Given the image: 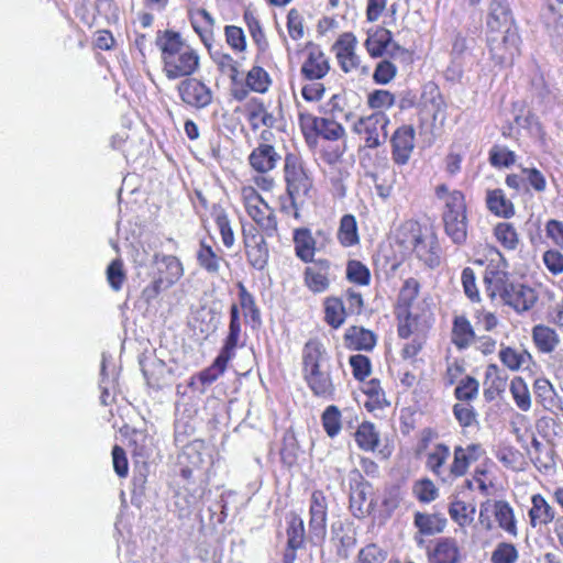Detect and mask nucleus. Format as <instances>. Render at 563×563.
I'll list each match as a JSON object with an SVG mask.
<instances>
[{
    "label": "nucleus",
    "instance_id": "nucleus-1",
    "mask_svg": "<svg viewBox=\"0 0 563 563\" xmlns=\"http://www.w3.org/2000/svg\"><path fill=\"white\" fill-rule=\"evenodd\" d=\"M156 45L162 53L163 71L170 80L189 77L199 68V55L178 32L159 31Z\"/></svg>",
    "mask_w": 563,
    "mask_h": 563
},
{
    "label": "nucleus",
    "instance_id": "nucleus-2",
    "mask_svg": "<svg viewBox=\"0 0 563 563\" xmlns=\"http://www.w3.org/2000/svg\"><path fill=\"white\" fill-rule=\"evenodd\" d=\"M302 376L313 396L333 399L335 386L331 375V358L319 340L311 339L303 345Z\"/></svg>",
    "mask_w": 563,
    "mask_h": 563
},
{
    "label": "nucleus",
    "instance_id": "nucleus-3",
    "mask_svg": "<svg viewBox=\"0 0 563 563\" xmlns=\"http://www.w3.org/2000/svg\"><path fill=\"white\" fill-rule=\"evenodd\" d=\"M484 282L487 285L489 297H500L505 305L519 313L530 310L538 299L534 289L522 283L511 280L504 272L486 274Z\"/></svg>",
    "mask_w": 563,
    "mask_h": 563
},
{
    "label": "nucleus",
    "instance_id": "nucleus-4",
    "mask_svg": "<svg viewBox=\"0 0 563 563\" xmlns=\"http://www.w3.org/2000/svg\"><path fill=\"white\" fill-rule=\"evenodd\" d=\"M444 230L454 244L462 245L467 239L465 198L462 191L453 190L448 196L446 209L442 212Z\"/></svg>",
    "mask_w": 563,
    "mask_h": 563
},
{
    "label": "nucleus",
    "instance_id": "nucleus-5",
    "mask_svg": "<svg viewBox=\"0 0 563 563\" xmlns=\"http://www.w3.org/2000/svg\"><path fill=\"white\" fill-rule=\"evenodd\" d=\"M401 232L404 235L409 233V236L402 239L401 243L406 244V247H410L427 266L433 268L440 264L437 239L433 235H424L418 222H406Z\"/></svg>",
    "mask_w": 563,
    "mask_h": 563
},
{
    "label": "nucleus",
    "instance_id": "nucleus-6",
    "mask_svg": "<svg viewBox=\"0 0 563 563\" xmlns=\"http://www.w3.org/2000/svg\"><path fill=\"white\" fill-rule=\"evenodd\" d=\"M389 123L390 120L385 112L376 111L369 115L360 117L353 123L352 131L361 136L364 147L374 150L386 143Z\"/></svg>",
    "mask_w": 563,
    "mask_h": 563
},
{
    "label": "nucleus",
    "instance_id": "nucleus-7",
    "mask_svg": "<svg viewBox=\"0 0 563 563\" xmlns=\"http://www.w3.org/2000/svg\"><path fill=\"white\" fill-rule=\"evenodd\" d=\"M153 262L156 266L157 276L143 291L147 300L155 298L163 289L173 286L184 274L183 264L174 255L156 253Z\"/></svg>",
    "mask_w": 563,
    "mask_h": 563
},
{
    "label": "nucleus",
    "instance_id": "nucleus-8",
    "mask_svg": "<svg viewBox=\"0 0 563 563\" xmlns=\"http://www.w3.org/2000/svg\"><path fill=\"white\" fill-rule=\"evenodd\" d=\"M499 33L489 32L487 37L492 58L500 66L511 65L519 53L520 36L517 27L508 26L501 35Z\"/></svg>",
    "mask_w": 563,
    "mask_h": 563
},
{
    "label": "nucleus",
    "instance_id": "nucleus-9",
    "mask_svg": "<svg viewBox=\"0 0 563 563\" xmlns=\"http://www.w3.org/2000/svg\"><path fill=\"white\" fill-rule=\"evenodd\" d=\"M284 172L287 194L290 198L291 207L296 209L295 217H298L296 200L308 195L311 188V180L303 170L301 159L292 153H288L285 157Z\"/></svg>",
    "mask_w": 563,
    "mask_h": 563
},
{
    "label": "nucleus",
    "instance_id": "nucleus-10",
    "mask_svg": "<svg viewBox=\"0 0 563 563\" xmlns=\"http://www.w3.org/2000/svg\"><path fill=\"white\" fill-rule=\"evenodd\" d=\"M177 90L184 103L198 110L207 108L213 99L211 89L202 81L191 77L181 80Z\"/></svg>",
    "mask_w": 563,
    "mask_h": 563
},
{
    "label": "nucleus",
    "instance_id": "nucleus-11",
    "mask_svg": "<svg viewBox=\"0 0 563 563\" xmlns=\"http://www.w3.org/2000/svg\"><path fill=\"white\" fill-rule=\"evenodd\" d=\"M350 481V509L354 517L363 518L371 511L372 501L367 503V497L372 486L357 470L351 472Z\"/></svg>",
    "mask_w": 563,
    "mask_h": 563
},
{
    "label": "nucleus",
    "instance_id": "nucleus-12",
    "mask_svg": "<svg viewBox=\"0 0 563 563\" xmlns=\"http://www.w3.org/2000/svg\"><path fill=\"white\" fill-rule=\"evenodd\" d=\"M328 504L322 492L316 490L311 495L309 508V539L313 542L322 541L327 536Z\"/></svg>",
    "mask_w": 563,
    "mask_h": 563
},
{
    "label": "nucleus",
    "instance_id": "nucleus-13",
    "mask_svg": "<svg viewBox=\"0 0 563 563\" xmlns=\"http://www.w3.org/2000/svg\"><path fill=\"white\" fill-rule=\"evenodd\" d=\"M415 129L411 125L399 126L390 137L391 157L396 165L408 164L415 150Z\"/></svg>",
    "mask_w": 563,
    "mask_h": 563
},
{
    "label": "nucleus",
    "instance_id": "nucleus-14",
    "mask_svg": "<svg viewBox=\"0 0 563 563\" xmlns=\"http://www.w3.org/2000/svg\"><path fill=\"white\" fill-rule=\"evenodd\" d=\"M307 49V58L300 68L302 77L310 81L322 79L330 70V64L325 54L319 45L313 43H309Z\"/></svg>",
    "mask_w": 563,
    "mask_h": 563
},
{
    "label": "nucleus",
    "instance_id": "nucleus-15",
    "mask_svg": "<svg viewBox=\"0 0 563 563\" xmlns=\"http://www.w3.org/2000/svg\"><path fill=\"white\" fill-rule=\"evenodd\" d=\"M356 43L354 34L344 33L333 46L336 51L339 64L344 73H350L360 67L361 59L355 53Z\"/></svg>",
    "mask_w": 563,
    "mask_h": 563
},
{
    "label": "nucleus",
    "instance_id": "nucleus-16",
    "mask_svg": "<svg viewBox=\"0 0 563 563\" xmlns=\"http://www.w3.org/2000/svg\"><path fill=\"white\" fill-rule=\"evenodd\" d=\"M512 13L508 0H490L487 27L490 33L500 32L503 27L514 26Z\"/></svg>",
    "mask_w": 563,
    "mask_h": 563
},
{
    "label": "nucleus",
    "instance_id": "nucleus-17",
    "mask_svg": "<svg viewBox=\"0 0 563 563\" xmlns=\"http://www.w3.org/2000/svg\"><path fill=\"white\" fill-rule=\"evenodd\" d=\"M344 345L353 351H372L377 342L376 334L363 327L352 325L345 330Z\"/></svg>",
    "mask_w": 563,
    "mask_h": 563
},
{
    "label": "nucleus",
    "instance_id": "nucleus-18",
    "mask_svg": "<svg viewBox=\"0 0 563 563\" xmlns=\"http://www.w3.org/2000/svg\"><path fill=\"white\" fill-rule=\"evenodd\" d=\"M313 265L305 271V282L313 292H323L329 287L328 272L330 262L328 260H318L312 262Z\"/></svg>",
    "mask_w": 563,
    "mask_h": 563
},
{
    "label": "nucleus",
    "instance_id": "nucleus-19",
    "mask_svg": "<svg viewBox=\"0 0 563 563\" xmlns=\"http://www.w3.org/2000/svg\"><path fill=\"white\" fill-rule=\"evenodd\" d=\"M481 450L478 444H470L466 448L456 446L454 449L453 462L449 470V476L461 477L466 474L472 462L477 461V452Z\"/></svg>",
    "mask_w": 563,
    "mask_h": 563
},
{
    "label": "nucleus",
    "instance_id": "nucleus-20",
    "mask_svg": "<svg viewBox=\"0 0 563 563\" xmlns=\"http://www.w3.org/2000/svg\"><path fill=\"white\" fill-rule=\"evenodd\" d=\"M279 158L273 145L260 144L250 154L249 162L256 172L265 174L275 168Z\"/></svg>",
    "mask_w": 563,
    "mask_h": 563
},
{
    "label": "nucleus",
    "instance_id": "nucleus-21",
    "mask_svg": "<svg viewBox=\"0 0 563 563\" xmlns=\"http://www.w3.org/2000/svg\"><path fill=\"white\" fill-rule=\"evenodd\" d=\"M393 33L385 27H376L367 32V38L364 46L373 58H378L387 53V48L391 44Z\"/></svg>",
    "mask_w": 563,
    "mask_h": 563
},
{
    "label": "nucleus",
    "instance_id": "nucleus-22",
    "mask_svg": "<svg viewBox=\"0 0 563 563\" xmlns=\"http://www.w3.org/2000/svg\"><path fill=\"white\" fill-rule=\"evenodd\" d=\"M431 563H459L460 549L453 538H441L437 541L433 551L429 554Z\"/></svg>",
    "mask_w": 563,
    "mask_h": 563
},
{
    "label": "nucleus",
    "instance_id": "nucleus-23",
    "mask_svg": "<svg viewBox=\"0 0 563 563\" xmlns=\"http://www.w3.org/2000/svg\"><path fill=\"white\" fill-rule=\"evenodd\" d=\"M295 253L305 263L313 262L317 241L307 228H299L294 231Z\"/></svg>",
    "mask_w": 563,
    "mask_h": 563
},
{
    "label": "nucleus",
    "instance_id": "nucleus-24",
    "mask_svg": "<svg viewBox=\"0 0 563 563\" xmlns=\"http://www.w3.org/2000/svg\"><path fill=\"white\" fill-rule=\"evenodd\" d=\"M245 111L253 130H257L260 125L267 128L275 125V117L266 110L264 103L257 98L246 102Z\"/></svg>",
    "mask_w": 563,
    "mask_h": 563
},
{
    "label": "nucleus",
    "instance_id": "nucleus-25",
    "mask_svg": "<svg viewBox=\"0 0 563 563\" xmlns=\"http://www.w3.org/2000/svg\"><path fill=\"white\" fill-rule=\"evenodd\" d=\"M532 340L537 349L544 354L552 353L561 342L556 331L544 324L532 328Z\"/></svg>",
    "mask_w": 563,
    "mask_h": 563
},
{
    "label": "nucleus",
    "instance_id": "nucleus-26",
    "mask_svg": "<svg viewBox=\"0 0 563 563\" xmlns=\"http://www.w3.org/2000/svg\"><path fill=\"white\" fill-rule=\"evenodd\" d=\"M241 335V319H240V310L235 303H233L230 308V323H229V332L224 340V343L221 347V352L224 354L234 357L235 350L239 346V339Z\"/></svg>",
    "mask_w": 563,
    "mask_h": 563
},
{
    "label": "nucleus",
    "instance_id": "nucleus-27",
    "mask_svg": "<svg viewBox=\"0 0 563 563\" xmlns=\"http://www.w3.org/2000/svg\"><path fill=\"white\" fill-rule=\"evenodd\" d=\"M475 339L474 329L465 316H456L453 320L452 342L459 350L467 349Z\"/></svg>",
    "mask_w": 563,
    "mask_h": 563
},
{
    "label": "nucleus",
    "instance_id": "nucleus-28",
    "mask_svg": "<svg viewBox=\"0 0 563 563\" xmlns=\"http://www.w3.org/2000/svg\"><path fill=\"white\" fill-rule=\"evenodd\" d=\"M532 507L529 510L530 523L532 527L538 525H548L555 518L554 509L549 505L540 494L533 495L531 498Z\"/></svg>",
    "mask_w": 563,
    "mask_h": 563
},
{
    "label": "nucleus",
    "instance_id": "nucleus-29",
    "mask_svg": "<svg viewBox=\"0 0 563 563\" xmlns=\"http://www.w3.org/2000/svg\"><path fill=\"white\" fill-rule=\"evenodd\" d=\"M415 526L424 536H433L444 530L446 519L441 514H415Z\"/></svg>",
    "mask_w": 563,
    "mask_h": 563
},
{
    "label": "nucleus",
    "instance_id": "nucleus-30",
    "mask_svg": "<svg viewBox=\"0 0 563 563\" xmlns=\"http://www.w3.org/2000/svg\"><path fill=\"white\" fill-rule=\"evenodd\" d=\"M486 205L490 212L503 218H511L515 214L514 203L506 198L501 189L488 190Z\"/></svg>",
    "mask_w": 563,
    "mask_h": 563
},
{
    "label": "nucleus",
    "instance_id": "nucleus-31",
    "mask_svg": "<svg viewBox=\"0 0 563 563\" xmlns=\"http://www.w3.org/2000/svg\"><path fill=\"white\" fill-rule=\"evenodd\" d=\"M450 456V449L444 443H438L433 451L428 453L426 466L439 478H441L442 482H445L449 475L445 476V471L443 468L444 464L446 463L448 459Z\"/></svg>",
    "mask_w": 563,
    "mask_h": 563
},
{
    "label": "nucleus",
    "instance_id": "nucleus-32",
    "mask_svg": "<svg viewBox=\"0 0 563 563\" xmlns=\"http://www.w3.org/2000/svg\"><path fill=\"white\" fill-rule=\"evenodd\" d=\"M211 216L219 229L223 245L228 249L232 247L235 238L227 211L222 206L213 205Z\"/></svg>",
    "mask_w": 563,
    "mask_h": 563
},
{
    "label": "nucleus",
    "instance_id": "nucleus-33",
    "mask_svg": "<svg viewBox=\"0 0 563 563\" xmlns=\"http://www.w3.org/2000/svg\"><path fill=\"white\" fill-rule=\"evenodd\" d=\"M354 438L358 448L363 451H375L379 444V433L376 431L375 426L368 421H364L358 426Z\"/></svg>",
    "mask_w": 563,
    "mask_h": 563
},
{
    "label": "nucleus",
    "instance_id": "nucleus-34",
    "mask_svg": "<svg viewBox=\"0 0 563 563\" xmlns=\"http://www.w3.org/2000/svg\"><path fill=\"white\" fill-rule=\"evenodd\" d=\"M244 249L247 262L253 268L263 271L267 266L269 251L265 240L249 243Z\"/></svg>",
    "mask_w": 563,
    "mask_h": 563
},
{
    "label": "nucleus",
    "instance_id": "nucleus-35",
    "mask_svg": "<svg viewBox=\"0 0 563 563\" xmlns=\"http://www.w3.org/2000/svg\"><path fill=\"white\" fill-rule=\"evenodd\" d=\"M419 282L412 277L407 278L399 290L395 311H402V313H405L410 310L413 301L419 295Z\"/></svg>",
    "mask_w": 563,
    "mask_h": 563
},
{
    "label": "nucleus",
    "instance_id": "nucleus-36",
    "mask_svg": "<svg viewBox=\"0 0 563 563\" xmlns=\"http://www.w3.org/2000/svg\"><path fill=\"white\" fill-rule=\"evenodd\" d=\"M244 192L246 212L256 223H258V221H261V219L272 210L255 189L250 188Z\"/></svg>",
    "mask_w": 563,
    "mask_h": 563
},
{
    "label": "nucleus",
    "instance_id": "nucleus-37",
    "mask_svg": "<svg viewBox=\"0 0 563 563\" xmlns=\"http://www.w3.org/2000/svg\"><path fill=\"white\" fill-rule=\"evenodd\" d=\"M196 257L199 266L206 272L213 275L219 273L222 258L219 257L213 249L205 241L200 242Z\"/></svg>",
    "mask_w": 563,
    "mask_h": 563
},
{
    "label": "nucleus",
    "instance_id": "nucleus-38",
    "mask_svg": "<svg viewBox=\"0 0 563 563\" xmlns=\"http://www.w3.org/2000/svg\"><path fill=\"white\" fill-rule=\"evenodd\" d=\"M537 400L545 410H553L556 406V393L553 385L547 378H538L533 383Z\"/></svg>",
    "mask_w": 563,
    "mask_h": 563
},
{
    "label": "nucleus",
    "instance_id": "nucleus-39",
    "mask_svg": "<svg viewBox=\"0 0 563 563\" xmlns=\"http://www.w3.org/2000/svg\"><path fill=\"white\" fill-rule=\"evenodd\" d=\"M495 517L501 529L517 536V526L514 516V510L507 501L498 500L494 504Z\"/></svg>",
    "mask_w": 563,
    "mask_h": 563
},
{
    "label": "nucleus",
    "instance_id": "nucleus-40",
    "mask_svg": "<svg viewBox=\"0 0 563 563\" xmlns=\"http://www.w3.org/2000/svg\"><path fill=\"white\" fill-rule=\"evenodd\" d=\"M509 390L517 407L522 411H529L531 408V396L525 379L520 376L514 377L510 382Z\"/></svg>",
    "mask_w": 563,
    "mask_h": 563
},
{
    "label": "nucleus",
    "instance_id": "nucleus-41",
    "mask_svg": "<svg viewBox=\"0 0 563 563\" xmlns=\"http://www.w3.org/2000/svg\"><path fill=\"white\" fill-rule=\"evenodd\" d=\"M499 360L511 372H517L523 364L531 361V355L526 350L518 352L510 346L503 345L499 351Z\"/></svg>",
    "mask_w": 563,
    "mask_h": 563
},
{
    "label": "nucleus",
    "instance_id": "nucleus-42",
    "mask_svg": "<svg viewBox=\"0 0 563 563\" xmlns=\"http://www.w3.org/2000/svg\"><path fill=\"white\" fill-rule=\"evenodd\" d=\"M345 306L342 299L328 298L324 302V320L334 329L341 327L345 319Z\"/></svg>",
    "mask_w": 563,
    "mask_h": 563
},
{
    "label": "nucleus",
    "instance_id": "nucleus-43",
    "mask_svg": "<svg viewBox=\"0 0 563 563\" xmlns=\"http://www.w3.org/2000/svg\"><path fill=\"white\" fill-rule=\"evenodd\" d=\"M338 239L343 246H352L358 243L357 224L354 216L344 214L341 218Z\"/></svg>",
    "mask_w": 563,
    "mask_h": 563
},
{
    "label": "nucleus",
    "instance_id": "nucleus-44",
    "mask_svg": "<svg viewBox=\"0 0 563 563\" xmlns=\"http://www.w3.org/2000/svg\"><path fill=\"white\" fill-rule=\"evenodd\" d=\"M233 357L220 351L213 363L199 373V379L202 385H211L216 382L218 377L224 373L229 361Z\"/></svg>",
    "mask_w": 563,
    "mask_h": 563
},
{
    "label": "nucleus",
    "instance_id": "nucleus-45",
    "mask_svg": "<svg viewBox=\"0 0 563 563\" xmlns=\"http://www.w3.org/2000/svg\"><path fill=\"white\" fill-rule=\"evenodd\" d=\"M286 533L289 548H303L306 539L305 526L303 520L298 515H290Z\"/></svg>",
    "mask_w": 563,
    "mask_h": 563
},
{
    "label": "nucleus",
    "instance_id": "nucleus-46",
    "mask_svg": "<svg viewBox=\"0 0 563 563\" xmlns=\"http://www.w3.org/2000/svg\"><path fill=\"white\" fill-rule=\"evenodd\" d=\"M245 80L247 88L258 93L266 92L272 84L268 73L261 66H253Z\"/></svg>",
    "mask_w": 563,
    "mask_h": 563
},
{
    "label": "nucleus",
    "instance_id": "nucleus-47",
    "mask_svg": "<svg viewBox=\"0 0 563 563\" xmlns=\"http://www.w3.org/2000/svg\"><path fill=\"white\" fill-rule=\"evenodd\" d=\"M476 508L474 505H466L462 500H453L449 507V514L453 521L460 527H465L474 520Z\"/></svg>",
    "mask_w": 563,
    "mask_h": 563
},
{
    "label": "nucleus",
    "instance_id": "nucleus-48",
    "mask_svg": "<svg viewBox=\"0 0 563 563\" xmlns=\"http://www.w3.org/2000/svg\"><path fill=\"white\" fill-rule=\"evenodd\" d=\"M210 55L219 70L229 76L233 82H236L240 71L238 69V63L232 58V56L221 51L210 52Z\"/></svg>",
    "mask_w": 563,
    "mask_h": 563
},
{
    "label": "nucleus",
    "instance_id": "nucleus-49",
    "mask_svg": "<svg viewBox=\"0 0 563 563\" xmlns=\"http://www.w3.org/2000/svg\"><path fill=\"white\" fill-rule=\"evenodd\" d=\"M495 236L497 241L508 250L517 249L519 243L518 233L515 227L508 222L498 223L495 227Z\"/></svg>",
    "mask_w": 563,
    "mask_h": 563
},
{
    "label": "nucleus",
    "instance_id": "nucleus-50",
    "mask_svg": "<svg viewBox=\"0 0 563 563\" xmlns=\"http://www.w3.org/2000/svg\"><path fill=\"white\" fill-rule=\"evenodd\" d=\"M322 426L327 434L334 438L341 430V412L336 406H329L322 413Z\"/></svg>",
    "mask_w": 563,
    "mask_h": 563
},
{
    "label": "nucleus",
    "instance_id": "nucleus-51",
    "mask_svg": "<svg viewBox=\"0 0 563 563\" xmlns=\"http://www.w3.org/2000/svg\"><path fill=\"white\" fill-rule=\"evenodd\" d=\"M519 553L512 543L500 542L492 553V563H516Z\"/></svg>",
    "mask_w": 563,
    "mask_h": 563
},
{
    "label": "nucleus",
    "instance_id": "nucleus-52",
    "mask_svg": "<svg viewBox=\"0 0 563 563\" xmlns=\"http://www.w3.org/2000/svg\"><path fill=\"white\" fill-rule=\"evenodd\" d=\"M316 133L325 140L336 141L344 136L345 130L336 121L329 118H322Z\"/></svg>",
    "mask_w": 563,
    "mask_h": 563
},
{
    "label": "nucleus",
    "instance_id": "nucleus-53",
    "mask_svg": "<svg viewBox=\"0 0 563 563\" xmlns=\"http://www.w3.org/2000/svg\"><path fill=\"white\" fill-rule=\"evenodd\" d=\"M478 388V382L472 376H466L459 383L454 394L459 400L470 401L477 397Z\"/></svg>",
    "mask_w": 563,
    "mask_h": 563
},
{
    "label": "nucleus",
    "instance_id": "nucleus-54",
    "mask_svg": "<svg viewBox=\"0 0 563 563\" xmlns=\"http://www.w3.org/2000/svg\"><path fill=\"white\" fill-rule=\"evenodd\" d=\"M398 320V335L402 339H408L418 329V317L413 316L410 310L402 313V311H395Z\"/></svg>",
    "mask_w": 563,
    "mask_h": 563
},
{
    "label": "nucleus",
    "instance_id": "nucleus-55",
    "mask_svg": "<svg viewBox=\"0 0 563 563\" xmlns=\"http://www.w3.org/2000/svg\"><path fill=\"white\" fill-rule=\"evenodd\" d=\"M346 276L350 282L358 285H368L371 279L369 269L358 261H350L346 268Z\"/></svg>",
    "mask_w": 563,
    "mask_h": 563
},
{
    "label": "nucleus",
    "instance_id": "nucleus-56",
    "mask_svg": "<svg viewBox=\"0 0 563 563\" xmlns=\"http://www.w3.org/2000/svg\"><path fill=\"white\" fill-rule=\"evenodd\" d=\"M386 553L375 543L362 548L355 563H384Z\"/></svg>",
    "mask_w": 563,
    "mask_h": 563
},
{
    "label": "nucleus",
    "instance_id": "nucleus-57",
    "mask_svg": "<svg viewBox=\"0 0 563 563\" xmlns=\"http://www.w3.org/2000/svg\"><path fill=\"white\" fill-rule=\"evenodd\" d=\"M413 494L422 503L433 501L438 495V488L431 479L424 478L416 482L413 485Z\"/></svg>",
    "mask_w": 563,
    "mask_h": 563
},
{
    "label": "nucleus",
    "instance_id": "nucleus-58",
    "mask_svg": "<svg viewBox=\"0 0 563 563\" xmlns=\"http://www.w3.org/2000/svg\"><path fill=\"white\" fill-rule=\"evenodd\" d=\"M107 279L113 290L118 291L122 288L125 280V273L121 260L117 258L109 264L107 267Z\"/></svg>",
    "mask_w": 563,
    "mask_h": 563
},
{
    "label": "nucleus",
    "instance_id": "nucleus-59",
    "mask_svg": "<svg viewBox=\"0 0 563 563\" xmlns=\"http://www.w3.org/2000/svg\"><path fill=\"white\" fill-rule=\"evenodd\" d=\"M355 379L364 380L372 371L371 361L363 354L352 355L349 360Z\"/></svg>",
    "mask_w": 563,
    "mask_h": 563
},
{
    "label": "nucleus",
    "instance_id": "nucleus-60",
    "mask_svg": "<svg viewBox=\"0 0 563 563\" xmlns=\"http://www.w3.org/2000/svg\"><path fill=\"white\" fill-rule=\"evenodd\" d=\"M394 103L395 96L388 90L377 89L368 95L367 104L372 109H388Z\"/></svg>",
    "mask_w": 563,
    "mask_h": 563
},
{
    "label": "nucleus",
    "instance_id": "nucleus-61",
    "mask_svg": "<svg viewBox=\"0 0 563 563\" xmlns=\"http://www.w3.org/2000/svg\"><path fill=\"white\" fill-rule=\"evenodd\" d=\"M489 161L496 167H509L516 162V154L506 147H493L489 153Z\"/></svg>",
    "mask_w": 563,
    "mask_h": 563
},
{
    "label": "nucleus",
    "instance_id": "nucleus-62",
    "mask_svg": "<svg viewBox=\"0 0 563 563\" xmlns=\"http://www.w3.org/2000/svg\"><path fill=\"white\" fill-rule=\"evenodd\" d=\"M397 74V67L389 60H380L373 74L375 82L386 85L391 81Z\"/></svg>",
    "mask_w": 563,
    "mask_h": 563
},
{
    "label": "nucleus",
    "instance_id": "nucleus-63",
    "mask_svg": "<svg viewBox=\"0 0 563 563\" xmlns=\"http://www.w3.org/2000/svg\"><path fill=\"white\" fill-rule=\"evenodd\" d=\"M364 393L368 396L371 402L373 404L369 408L371 410L375 408H382L387 405L385 393L377 379L369 380L364 387Z\"/></svg>",
    "mask_w": 563,
    "mask_h": 563
},
{
    "label": "nucleus",
    "instance_id": "nucleus-64",
    "mask_svg": "<svg viewBox=\"0 0 563 563\" xmlns=\"http://www.w3.org/2000/svg\"><path fill=\"white\" fill-rule=\"evenodd\" d=\"M227 43L236 52H243L246 47L244 32L235 25H227L224 29Z\"/></svg>",
    "mask_w": 563,
    "mask_h": 563
}]
</instances>
